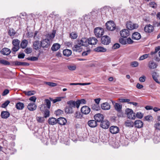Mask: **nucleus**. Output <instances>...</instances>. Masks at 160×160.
<instances>
[{"instance_id":"nucleus-1","label":"nucleus","mask_w":160,"mask_h":160,"mask_svg":"<svg viewBox=\"0 0 160 160\" xmlns=\"http://www.w3.org/2000/svg\"><path fill=\"white\" fill-rule=\"evenodd\" d=\"M20 41L17 39H13L12 43L13 46L12 50L14 52H16L20 48L19 44Z\"/></svg>"},{"instance_id":"nucleus-2","label":"nucleus","mask_w":160,"mask_h":160,"mask_svg":"<svg viewBox=\"0 0 160 160\" xmlns=\"http://www.w3.org/2000/svg\"><path fill=\"white\" fill-rule=\"evenodd\" d=\"M94 33L95 36L97 38H100L104 34V30L101 28L97 27L94 29Z\"/></svg>"},{"instance_id":"nucleus-3","label":"nucleus","mask_w":160,"mask_h":160,"mask_svg":"<svg viewBox=\"0 0 160 160\" xmlns=\"http://www.w3.org/2000/svg\"><path fill=\"white\" fill-rule=\"evenodd\" d=\"M125 112L128 118L133 120L135 119V113H133V111L131 109L127 108L125 110Z\"/></svg>"},{"instance_id":"nucleus-4","label":"nucleus","mask_w":160,"mask_h":160,"mask_svg":"<svg viewBox=\"0 0 160 160\" xmlns=\"http://www.w3.org/2000/svg\"><path fill=\"white\" fill-rule=\"evenodd\" d=\"M107 29L110 31H113L115 29V24L113 21H109L106 24Z\"/></svg>"},{"instance_id":"nucleus-5","label":"nucleus","mask_w":160,"mask_h":160,"mask_svg":"<svg viewBox=\"0 0 160 160\" xmlns=\"http://www.w3.org/2000/svg\"><path fill=\"white\" fill-rule=\"evenodd\" d=\"M39 108L40 109V110L41 111H42L44 110L43 108H44L45 110L44 111V117L45 118H47L48 117L50 116V111L49 110V109H45L46 107L45 106V104H42L41 105L39 106Z\"/></svg>"},{"instance_id":"nucleus-6","label":"nucleus","mask_w":160,"mask_h":160,"mask_svg":"<svg viewBox=\"0 0 160 160\" xmlns=\"http://www.w3.org/2000/svg\"><path fill=\"white\" fill-rule=\"evenodd\" d=\"M126 26L128 29L129 30L136 29L138 27V24H134L131 21L127 22L126 23Z\"/></svg>"},{"instance_id":"nucleus-7","label":"nucleus","mask_w":160,"mask_h":160,"mask_svg":"<svg viewBox=\"0 0 160 160\" xmlns=\"http://www.w3.org/2000/svg\"><path fill=\"white\" fill-rule=\"evenodd\" d=\"M101 42L104 45H108L111 42V39L109 36L105 35L101 38Z\"/></svg>"},{"instance_id":"nucleus-8","label":"nucleus","mask_w":160,"mask_h":160,"mask_svg":"<svg viewBox=\"0 0 160 160\" xmlns=\"http://www.w3.org/2000/svg\"><path fill=\"white\" fill-rule=\"evenodd\" d=\"M144 30L146 32L150 33L154 31V27L150 24H148L144 27Z\"/></svg>"},{"instance_id":"nucleus-9","label":"nucleus","mask_w":160,"mask_h":160,"mask_svg":"<svg viewBox=\"0 0 160 160\" xmlns=\"http://www.w3.org/2000/svg\"><path fill=\"white\" fill-rule=\"evenodd\" d=\"M78 44L81 46H87L88 45V39L85 38H82L78 40Z\"/></svg>"},{"instance_id":"nucleus-10","label":"nucleus","mask_w":160,"mask_h":160,"mask_svg":"<svg viewBox=\"0 0 160 160\" xmlns=\"http://www.w3.org/2000/svg\"><path fill=\"white\" fill-rule=\"evenodd\" d=\"M49 45V40L48 39H43L41 41V47L43 48H48Z\"/></svg>"},{"instance_id":"nucleus-11","label":"nucleus","mask_w":160,"mask_h":160,"mask_svg":"<svg viewBox=\"0 0 160 160\" xmlns=\"http://www.w3.org/2000/svg\"><path fill=\"white\" fill-rule=\"evenodd\" d=\"M90 111V108L87 106H83L81 109V111L82 113L85 115L89 114Z\"/></svg>"},{"instance_id":"nucleus-12","label":"nucleus","mask_w":160,"mask_h":160,"mask_svg":"<svg viewBox=\"0 0 160 160\" xmlns=\"http://www.w3.org/2000/svg\"><path fill=\"white\" fill-rule=\"evenodd\" d=\"M101 122L100 126L103 129H108L110 126V122L107 120H103Z\"/></svg>"},{"instance_id":"nucleus-13","label":"nucleus","mask_w":160,"mask_h":160,"mask_svg":"<svg viewBox=\"0 0 160 160\" xmlns=\"http://www.w3.org/2000/svg\"><path fill=\"white\" fill-rule=\"evenodd\" d=\"M94 118L97 122H101L103 120L104 117L102 114L98 113L94 115Z\"/></svg>"},{"instance_id":"nucleus-14","label":"nucleus","mask_w":160,"mask_h":160,"mask_svg":"<svg viewBox=\"0 0 160 160\" xmlns=\"http://www.w3.org/2000/svg\"><path fill=\"white\" fill-rule=\"evenodd\" d=\"M121 36L123 38H126L129 35V32L128 30L123 29L120 32Z\"/></svg>"},{"instance_id":"nucleus-15","label":"nucleus","mask_w":160,"mask_h":160,"mask_svg":"<svg viewBox=\"0 0 160 160\" xmlns=\"http://www.w3.org/2000/svg\"><path fill=\"white\" fill-rule=\"evenodd\" d=\"M67 103L68 105V106L72 109H73V108H75V107H76L77 108H79L77 106V101L75 102L72 100H70Z\"/></svg>"},{"instance_id":"nucleus-16","label":"nucleus","mask_w":160,"mask_h":160,"mask_svg":"<svg viewBox=\"0 0 160 160\" xmlns=\"http://www.w3.org/2000/svg\"><path fill=\"white\" fill-rule=\"evenodd\" d=\"M119 129L116 126H112L110 128V132L112 134H116L119 132Z\"/></svg>"},{"instance_id":"nucleus-17","label":"nucleus","mask_w":160,"mask_h":160,"mask_svg":"<svg viewBox=\"0 0 160 160\" xmlns=\"http://www.w3.org/2000/svg\"><path fill=\"white\" fill-rule=\"evenodd\" d=\"M28 109L30 111L35 110L37 108V106L34 103H30L28 105Z\"/></svg>"},{"instance_id":"nucleus-18","label":"nucleus","mask_w":160,"mask_h":160,"mask_svg":"<svg viewBox=\"0 0 160 160\" xmlns=\"http://www.w3.org/2000/svg\"><path fill=\"white\" fill-rule=\"evenodd\" d=\"M143 123L140 120H136L134 122V125L136 128H141L143 126Z\"/></svg>"},{"instance_id":"nucleus-19","label":"nucleus","mask_w":160,"mask_h":160,"mask_svg":"<svg viewBox=\"0 0 160 160\" xmlns=\"http://www.w3.org/2000/svg\"><path fill=\"white\" fill-rule=\"evenodd\" d=\"M102 109L104 110H108L110 108V105L109 103L108 102H104L101 104V105Z\"/></svg>"},{"instance_id":"nucleus-20","label":"nucleus","mask_w":160,"mask_h":160,"mask_svg":"<svg viewBox=\"0 0 160 160\" xmlns=\"http://www.w3.org/2000/svg\"><path fill=\"white\" fill-rule=\"evenodd\" d=\"M67 122L66 119L64 118L60 117L57 119V123L61 125H64Z\"/></svg>"},{"instance_id":"nucleus-21","label":"nucleus","mask_w":160,"mask_h":160,"mask_svg":"<svg viewBox=\"0 0 160 160\" xmlns=\"http://www.w3.org/2000/svg\"><path fill=\"white\" fill-rule=\"evenodd\" d=\"M88 125L91 128H94L97 126V122L95 120H90L88 122Z\"/></svg>"},{"instance_id":"nucleus-22","label":"nucleus","mask_w":160,"mask_h":160,"mask_svg":"<svg viewBox=\"0 0 160 160\" xmlns=\"http://www.w3.org/2000/svg\"><path fill=\"white\" fill-rule=\"evenodd\" d=\"M141 38L140 34L138 32L133 33L132 35V38L133 39L138 40Z\"/></svg>"},{"instance_id":"nucleus-23","label":"nucleus","mask_w":160,"mask_h":160,"mask_svg":"<svg viewBox=\"0 0 160 160\" xmlns=\"http://www.w3.org/2000/svg\"><path fill=\"white\" fill-rule=\"evenodd\" d=\"M98 42V40L94 37L90 38L88 39V44L95 45Z\"/></svg>"},{"instance_id":"nucleus-24","label":"nucleus","mask_w":160,"mask_h":160,"mask_svg":"<svg viewBox=\"0 0 160 160\" xmlns=\"http://www.w3.org/2000/svg\"><path fill=\"white\" fill-rule=\"evenodd\" d=\"M33 48L35 50H38L41 47V43H40L38 41H35L33 43Z\"/></svg>"},{"instance_id":"nucleus-25","label":"nucleus","mask_w":160,"mask_h":160,"mask_svg":"<svg viewBox=\"0 0 160 160\" xmlns=\"http://www.w3.org/2000/svg\"><path fill=\"white\" fill-rule=\"evenodd\" d=\"M10 50L7 48H4L1 50L2 53L4 55H8L11 53Z\"/></svg>"},{"instance_id":"nucleus-26","label":"nucleus","mask_w":160,"mask_h":160,"mask_svg":"<svg viewBox=\"0 0 160 160\" xmlns=\"http://www.w3.org/2000/svg\"><path fill=\"white\" fill-rule=\"evenodd\" d=\"M148 66L150 69H152L156 68L157 65L153 61H150L149 62Z\"/></svg>"},{"instance_id":"nucleus-27","label":"nucleus","mask_w":160,"mask_h":160,"mask_svg":"<svg viewBox=\"0 0 160 160\" xmlns=\"http://www.w3.org/2000/svg\"><path fill=\"white\" fill-rule=\"evenodd\" d=\"M10 115V113L8 112L3 111L1 112V116L2 118L6 119L8 118Z\"/></svg>"},{"instance_id":"nucleus-28","label":"nucleus","mask_w":160,"mask_h":160,"mask_svg":"<svg viewBox=\"0 0 160 160\" xmlns=\"http://www.w3.org/2000/svg\"><path fill=\"white\" fill-rule=\"evenodd\" d=\"M48 122L50 125H54L57 123V120L54 118H50L48 119Z\"/></svg>"},{"instance_id":"nucleus-29","label":"nucleus","mask_w":160,"mask_h":160,"mask_svg":"<svg viewBox=\"0 0 160 160\" xmlns=\"http://www.w3.org/2000/svg\"><path fill=\"white\" fill-rule=\"evenodd\" d=\"M107 50V49L103 47L99 46L98 47L94 49V51L98 52H105Z\"/></svg>"},{"instance_id":"nucleus-30","label":"nucleus","mask_w":160,"mask_h":160,"mask_svg":"<svg viewBox=\"0 0 160 160\" xmlns=\"http://www.w3.org/2000/svg\"><path fill=\"white\" fill-rule=\"evenodd\" d=\"M60 48V45L58 43H54L52 46L51 49L53 51H56Z\"/></svg>"},{"instance_id":"nucleus-31","label":"nucleus","mask_w":160,"mask_h":160,"mask_svg":"<svg viewBox=\"0 0 160 160\" xmlns=\"http://www.w3.org/2000/svg\"><path fill=\"white\" fill-rule=\"evenodd\" d=\"M65 112L67 114H72L73 112V109L70 107L69 106H67L65 108Z\"/></svg>"},{"instance_id":"nucleus-32","label":"nucleus","mask_w":160,"mask_h":160,"mask_svg":"<svg viewBox=\"0 0 160 160\" xmlns=\"http://www.w3.org/2000/svg\"><path fill=\"white\" fill-rule=\"evenodd\" d=\"M63 53L64 56L68 57L71 55L72 52L69 49H66L63 51Z\"/></svg>"},{"instance_id":"nucleus-33","label":"nucleus","mask_w":160,"mask_h":160,"mask_svg":"<svg viewBox=\"0 0 160 160\" xmlns=\"http://www.w3.org/2000/svg\"><path fill=\"white\" fill-rule=\"evenodd\" d=\"M74 117L76 119H81L82 117V115L79 111H76L74 114Z\"/></svg>"},{"instance_id":"nucleus-34","label":"nucleus","mask_w":160,"mask_h":160,"mask_svg":"<svg viewBox=\"0 0 160 160\" xmlns=\"http://www.w3.org/2000/svg\"><path fill=\"white\" fill-rule=\"evenodd\" d=\"M16 107L18 109L22 110L24 107V104L22 102H18L16 105Z\"/></svg>"},{"instance_id":"nucleus-35","label":"nucleus","mask_w":160,"mask_h":160,"mask_svg":"<svg viewBox=\"0 0 160 160\" xmlns=\"http://www.w3.org/2000/svg\"><path fill=\"white\" fill-rule=\"evenodd\" d=\"M28 44V41L26 39L23 40L20 44V46L22 48H25L27 46Z\"/></svg>"},{"instance_id":"nucleus-36","label":"nucleus","mask_w":160,"mask_h":160,"mask_svg":"<svg viewBox=\"0 0 160 160\" xmlns=\"http://www.w3.org/2000/svg\"><path fill=\"white\" fill-rule=\"evenodd\" d=\"M91 108L94 111H98L100 109L99 105L95 103H92L91 107Z\"/></svg>"},{"instance_id":"nucleus-37","label":"nucleus","mask_w":160,"mask_h":160,"mask_svg":"<svg viewBox=\"0 0 160 160\" xmlns=\"http://www.w3.org/2000/svg\"><path fill=\"white\" fill-rule=\"evenodd\" d=\"M55 33V31L53 30L52 33H49L47 35V38H48L47 39H48L49 40V39L52 40L54 38Z\"/></svg>"},{"instance_id":"nucleus-38","label":"nucleus","mask_w":160,"mask_h":160,"mask_svg":"<svg viewBox=\"0 0 160 160\" xmlns=\"http://www.w3.org/2000/svg\"><path fill=\"white\" fill-rule=\"evenodd\" d=\"M125 125L126 127H132L134 126V123L132 121L127 120L125 122Z\"/></svg>"},{"instance_id":"nucleus-39","label":"nucleus","mask_w":160,"mask_h":160,"mask_svg":"<svg viewBox=\"0 0 160 160\" xmlns=\"http://www.w3.org/2000/svg\"><path fill=\"white\" fill-rule=\"evenodd\" d=\"M101 13H105L106 16L108 15V12H109V8L107 7H105L101 9Z\"/></svg>"},{"instance_id":"nucleus-40","label":"nucleus","mask_w":160,"mask_h":160,"mask_svg":"<svg viewBox=\"0 0 160 160\" xmlns=\"http://www.w3.org/2000/svg\"><path fill=\"white\" fill-rule=\"evenodd\" d=\"M115 109L117 111H120L121 110L122 106L121 104L118 103H116L114 105Z\"/></svg>"},{"instance_id":"nucleus-41","label":"nucleus","mask_w":160,"mask_h":160,"mask_svg":"<svg viewBox=\"0 0 160 160\" xmlns=\"http://www.w3.org/2000/svg\"><path fill=\"white\" fill-rule=\"evenodd\" d=\"M64 98V97H57L55 99H53L52 98H50L49 99L51 101H52L53 103H55L57 102L61 101L62 99Z\"/></svg>"},{"instance_id":"nucleus-42","label":"nucleus","mask_w":160,"mask_h":160,"mask_svg":"<svg viewBox=\"0 0 160 160\" xmlns=\"http://www.w3.org/2000/svg\"><path fill=\"white\" fill-rule=\"evenodd\" d=\"M81 46V45L78 44L75 45L72 48V50L73 51L75 52H79L80 49V47Z\"/></svg>"},{"instance_id":"nucleus-43","label":"nucleus","mask_w":160,"mask_h":160,"mask_svg":"<svg viewBox=\"0 0 160 160\" xmlns=\"http://www.w3.org/2000/svg\"><path fill=\"white\" fill-rule=\"evenodd\" d=\"M152 77L154 80L158 83H160V82L158 78V75L156 72H154L153 73Z\"/></svg>"},{"instance_id":"nucleus-44","label":"nucleus","mask_w":160,"mask_h":160,"mask_svg":"<svg viewBox=\"0 0 160 160\" xmlns=\"http://www.w3.org/2000/svg\"><path fill=\"white\" fill-rule=\"evenodd\" d=\"M8 33L11 37H12L15 35L16 32L13 29L10 28L8 30Z\"/></svg>"},{"instance_id":"nucleus-45","label":"nucleus","mask_w":160,"mask_h":160,"mask_svg":"<svg viewBox=\"0 0 160 160\" xmlns=\"http://www.w3.org/2000/svg\"><path fill=\"white\" fill-rule=\"evenodd\" d=\"M77 106L79 108L80 104H85L86 103V100L84 99H82L80 100L77 101Z\"/></svg>"},{"instance_id":"nucleus-46","label":"nucleus","mask_w":160,"mask_h":160,"mask_svg":"<svg viewBox=\"0 0 160 160\" xmlns=\"http://www.w3.org/2000/svg\"><path fill=\"white\" fill-rule=\"evenodd\" d=\"M50 100L48 99H45L44 100L45 104L48 109H50L51 107Z\"/></svg>"},{"instance_id":"nucleus-47","label":"nucleus","mask_w":160,"mask_h":160,"mask_svg":"<svg viewBox=\"0 0 160 160\" xmlns=\"http://www.w3.org/2000/svg\"><path fill=\"white\" fill-rule=\"evenodd\" d=\"M35 93V92L34 91H30L28 92H24V93L26 95L30 96L34 95Z\"/></svg>"},{"instance_id":"nucleus-48","label":"nucleus","mask_w":160,"mask_h":160,"mask_svg":"<svg viewBox=\"0 0 160 160\" xmlns=\"http://www.w3.org/2000/svg\"><path fill=\"white\" fill-rule=\"evenodd\" d=\"M36 119L38 122L42 123L44 121V118L43 117H37Z\"/></svg>"},{"instance_id":"nucleus-49","label":"nucleus","mask_w":160,"mask_h":160,"mask_svg":"<svg viewBox=\"0 0 160 160\" xmlns=\"http://www.w3.org/2000/svg\"><path fill=\"white\" fill-rule=\"evenodd\" d=\"M0 63L4 65H9L10 63L8 61L0 58Z\"/></svg>"},{"instance_id":"nucleus-50","label":"nucleus","mask_w":160,"mask_h":160,"mask_svg":"<svg viewBox=\"0 0 160 160\" xmlns=\"http://www.w3.org/2000/svg\"><path fill=\"white\" fill-rule=\"evenodd\" d=\"M124 38H120L119 39V42L122 45H125L127 44L126 40Z\"/></svg>"},{"instance_id":"nucleus-51","label":"nucleus","mask_w":160,"mask_h":160,"mask_svg":"<svg viewBox=\"0 0 160 160\" xmlns=\"http://www.w3.org/2000/svg\"><path fill=\"white\" fill-rule=\"evenodd\" d=\"M148 56H149V54H145L139 57L138 60L139 61H141V60H143L144 59L148 58Z\"/></svg>"},{"instance_id":"nucleus-52","label":"nucleus","mask_w":160,"mask_h":160,"mask_svg":"<svg viewBox=\"0 0 160 160\" xmlns=\"http://www.w3.org/2000/svg\"><path fill=\"white\" fill-rule=\"evenodd\" d=\"M63 113V111L60 109H58L56 111L55 114L57 116L60 115Z\"/></svg>"},{"instance_id":"nucleus-53","label":"nucleus","mask_w":160,"mask_h":160,"mask_svg":"<svg viewBox=\"0 0 160 160\" xmlns=\"http://www.w3.org/2000/svg\"><path fill=\"white\" fill-rule=\"evenodd\" d=\"M139 63L137 61H134L131 63L130 65L133 67H136L138 65Z\"/></svg>"},{"instance_id":"nucleus-54","label":"nucleus","mask_w":160,"mask_h":160,"mask_svg":"<svg viewBox=\"0 0 160 160\" xmlns=\"http://www.w3.org/2000/svg\"><path fill=\"white\" fill-rule=\"evenodd\" d=\"M10 102L9 100L6 101L1 105V107L2 108H5L10 103Z\"/></svg>"},{"instance_id":"nucleus-55","label":"nucleus","mask_w":160,"mask_h":160,"mask_svg":"<svg viewBox=\"0 0 160 160\" xmlns=\"http://www.w3.org/2000/svg\"><path fill=\"white\" fill-rule=\"evenodd\" d=\"M90 83H70V85H87L90 84Z\"/></svg>"},{"instance_id":"nucleus-56","label":"nucleus","mask_w":160,"mask_h":160,"mask_svg":"<svg viewBox=\"0 0 160 160\" xmlns=\"http://www.w3.org/2000/svg\"><path fill=\"white\" fill-rule=\"evenodd\" d=\"M12 64L13 66H21V62H20L18 61H15L12 62Z\"/></svg>"},{"instance_id":"nucleus-57","label":"nucleus","mask_w":160,"mask_h":160,"mask_svg":"<svg viewBox=\"0 0 160 160\" xmlns=\"http://www.w3.org/2000/svg\"><path fill=\"white\" fill-rule=\"evenodd\" d=\"M27 59L31 61H36L38 60V58L36 57H32L28 58Z\"/></svg>"},{"instance_id":"nucleus-58","label":"nucleus","mask_w":160,"mask_h":160,"mask_svg":"<svg viewBox=\"0 0 160 160\" xmlns=\"http://www.w3.org/2000/svg\"><path fill=\"white\" fill-rule=\"evenodd\" d=\"M70 35L71 38L73 39L76 38L78 36L77 33L74 32H72L70 34Z\"/></svg>"},{"instance_id":"nucleus-59","label":"nucleus","mask_w":160,"mask_h":160,"mask_svg":"<svg viewBox=\"0 0 160 160\" xmlns=\"http://www.w3.org/2000/svg\"><path fill=\"white\" fill-rule=\"evenodd\" d=\"M120 47V45L119 43H116L113 45L112 48L113 49H116L119 48Z\"/></svg>"},{"instance_id":"nucleus-60","label":"nucleus","mask_w":160,"mask_h":160,"mask_svg":"<svg viewBox=\"0 0 160 160\" xmlns=\"http://www.w3.org/2000/svg\"><path fill=\"white\" fill-rule=\"evenodd\" d=\"M46 83L50 86L54 87L57 85V84L55 83H53L51 82H46Z\"/></svg>"},{"instance_id":"nucleus-61","label":"nucleus","mask_w":160,"mask_h":160,"mask_svg":"<svg viewBox=\"0 0 160 160\" xmlns=\"http://www.w3.org/2000/svg\"><path fill=\"white\" fill-rule=\"evenodd\" d=\"M154 127L156 129L160 130V123L157 122L154 124Z\"/></svg>"},{"instance_id":"nucleus-62","label":"nucleus","mask_w":160,"mask_h":160,"mask_svg":"<svg viewBox=\"0 0 160 160\" xmlns=\"http://www.w3.org/2000/svg\"><path fill=\"white\" fill-rule=\"evenodd\" d=\"M137 117L138 118L141 119L142 118L143 116V114L140 112H138L136 114V117Z\"/></svg>"},{"instance_id":"nucleus-63","label":"nucleus","mask_w":160,"mask_h":160,"mask_svg":"<svg viewBox=\"0 0 160 160\" xmlns=\"http://www.w3.org/2000/svg\"><path fill=\"white\" fill-rule=\"evenodd\" d=\"M154 141L155 143H158L160 142V138L158 136L155 137L154 138Z\"/></svg>"},{"instance_id":"nucleus-64","label":"nucleus","mask_w":160,"mask_h":160,"mask_svg":"<svg viewBox=\"0 0 160 160\" xmlns=\"http://www.w3.org/2000/svg\"><path fill=\"white\" fill-rule=\"evenodd\" d=\"M32 51V49L31 48H27L24 50L25 52L27 54L30 53Z\"/></svg>"}]
</instances>
